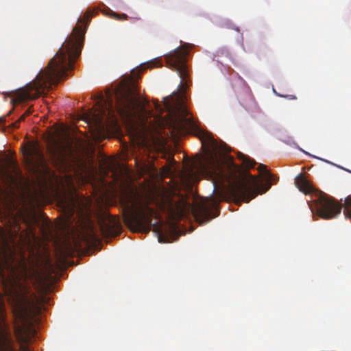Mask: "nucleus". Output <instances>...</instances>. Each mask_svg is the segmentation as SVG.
<instances>
[{
  "label": "nucleus",
  "instance_id": "9b49d317",
  "mask_svg": "<svg viewBox=\"0 0 351 351\" xmlns=\"http://www.w3.org/2000/svg\"><path fill=\"white\" fill-rule=\"evenodd\" d=\"M295 184L301 192L308 194L313 191V186L306 180L303 173H300L295 178Z\"/></svg>",
  "mask_w": 351,
  "mask_h": 351
},
{
  "label": "nucleus",
  "instance_id": "aec40b11",
  "mask_svg": "<svg viewBox=\"0 0 351 351\" xmlns=\"http://www.w3.org/2000/svg\"><path fill=\"white\" fill-rule=\"evenodd\" d=\"M289 97V99H296V97L294 96V95H289L288 96Z\"/></svg>",
  "mask_w": 351,
  "mask_h": 351
},
{
  "label": "nucleus",
  "instance_id": "423d86ee",
  "mask_svg": "<svg viewBox=\"0 0 351 351\" xmlns=\"http://www.w3.org/2000/svg\"><path fill=\"white\" fill-rule=\"evenodd\" d=\"M154 188L152 184L145 186L140 192H136L128 197L123 208L125 223L133 231L148 233L152 224L154 214Z\"/></svg>",
  "mask_w": 351,
  "mask_h": 351
},
{
  "label": "nucleus",
  "instance_id": "0eeeda50",
  "mask_svg": "<svg viewBox=\"0 0 351 351\" xmlns=\"http://www.w3.org/2000/svg\"><path fill=\"white\" fill-rule=\"evenodd\" d=\"M25 166L32 179L40 186L47 185L50 169L48 167L44 154L36 143H30L23 149Z\"/></svg>",
  "mask_w": 351,
  "mask_h": 351
},
{
  "label": "nucleus",
  "instance_id": "2eb2a0df",
  "mask_svg": "<svg viewBox=\"0 0 351 351\" xmlns=\"http://www.w3.org/2000/svg\"><path fill=\"white\" fill-rule=\"evenodd\" d=\"M109 16L111 18H113V19H114L116 20H119V21L127 20L128 18V16L125 14H117V13L113 12L112 10H110Z\"/></svg>",
  "mask_w": 351,
  "mask_h": 351
},
{
  "label": "nucleus",
  "instance_id": "39448f33",
  "mask_svg": "<svg viewBox=\"0 0 351 351\" xmlns=\"http://www.w3.org/2000/svg\"><path fill=\"white\" fill-rule=\"evenodd\" d=\"M27 274L21 276L13 274L9 280V287L5 289L9 300L12 302L16 323L14 324V335L20 343L21 351H31L27 345L30 340L32 328L27 318L26 303L29 297L34 299L36 295L31 293L30 287L27 284Z\"/></svg>",
  "mask_w": 351,
  "mask_h": 351
},
{
  "label": "nucleus",
  "instance_id": "f8f14e48",
  "mask_svg": "<svg viewBox=\"0 0 351 351\" xmlns=\"http://www.w3.org/2000/svg\"><path fill=\"white\" fill-rule=\"evenodd\" d=\"M343 208V214L346 218H348L351 220V195L346 197Z\"/></svg>",
  "mask_w": 351,
  "mask_h": 351
},
{
  "label": "nucleus",
  "instance_id": "7ed1b4c3",
  "mask_svg": "<svg viewBox=\"0 0 351 351\" xmlns=\"http://www.w3.org/2000/svg\"><path fill=\"white\" fill-rule=\"evenodd\" d=\"M93 12L86 11L84 18H80L70 36L62 44L44 70H40L35 80L25 88L19 89L12 99L14 106L27 100L35 99L56 86L72 69L84 45L86 23L90 21Z\"/></svg>",
  "mask_w": 351,
  "mask_h": 351
},
{
  "label": "nucleus",
  "instance_id": "20e7f679",
  "mask_svg": "<svg viewBox=\"0 0 351 351\" xmlns=\"http://www.w3.org/2000/svg\"><path fill=\"white\" fill-rule=\"evenodd\" d=\"M215 165L214 162L204 164L199 160V168L202 171L215 174L216 182L222 186L221 199L233 201L238 205H241L242 202L248 203L258 194L265 193L278 180L263 164H260L257 169L264 176L266 182L264 185L258 178L239 165L232 163L226 169L217 167V169H215Z\"/></svg>",
  "mask_w": 351,
  "mask_h": 351
},
{
  "label": "nucleus",
  "instance_id": "412c9836",
  "mask_svg": "<svg viewBox=\"0 0 351 351\" xmlns=\"http://www.w3.org/2000/svg\"><path fill=\"white\" fill-rule=\"evenodd\" d=\"M234 29H235L236 31H237V32H239V27H235V28H234Z\"/></svg>",
  "mask_w": 351,
  "mask_h": 351
},
{
  "label": "nucleus",
  "instance_id": "a211bd4d",
  "mask_svg": "<svg viewBox=\"0 0 351 351\" xmlns=\"http://www.w3.org/2000/svg\"><path fill=\"white\" fill-rule=\"evenodd\" d=\"M50 152H51V157L53 158V159L55 160L56 158H58L59 156H58V151L56 150V149H50Z\"/></svg>",
  "mask_w": 351,
  "mask_h": 351
},
{
  "label": "nucleus",
  "instance_id": "dca6fc26",
  "mask_svg": "<svg viewBox=\"0 0 351 351\" xmlns=\"http://www.w3.org/2000/svg\"><path fill=\"white\" fill-rule=\"evenodd\" d=\"M155 68L161 67L162 66V60L160 58H155Z\"/></svg>",
  "mask_w": 351,
  "mask_h": 351
},
{
  "label": "nucleus",
  "instance_id": "6e6552de",
  "mask_svg": "<svg viewBox=\"0 0 351 351\" xmlns=\"http://www.w3.org/2000/svg\"><path fill=\"white\" fill-rule=\"evenodd\" d=\"M0 175L3 187L0 186V196L8 197L23 176L16 160L7 155L0 158Z\"/></svg>",
  "mask_w": 351,
  "mask_h": 351
},
{
  "label": "nucleus",
  "instance_id": "f03ea898",
  "mask_svg": "<svg viewBox=\"0 0 351 351\" xmlns=\"http://www.w3.org/2000/svg\"><path fill=\"white\" fill-rule=\"evenodd\" d=\"M145 65L131 71L130 82L123 81L121 86L112 93L108 90L106 95L97 96V110L88 124H92L98 133L103 132L108 123L117 124L119 116L125 125L134 152H139L143 164L141 167L143 173H148L154 178L152 172L154 156V123L152 113L149 110V102L142 97L134 86L135 81L140 77Z\"/></svg>",
  "mask_w": 351,
  "mask_h": 351
},
{
  "label": "nucleus",
  "instance_id": "f3484780",
  "mask_svg": "<svg viewBox=\"0 0 351 351\" xmlns=\"http://www.w3.org/2000/svg\"><path fill=\"white\" fill-rule=\"evenodd\" d=\"M6 119L5 117H0V128L3 130H5L4 125L5 123Z\"/></svg>",
  "mask_w": 351,
  "mask_h": 351
},
{
  "label": "nucleus",
  "instance_id": "ddd939ff",
  "mask_svg": "<svg viewBox=\"0 0 351 351\" xmlns=\"http://www.w3.org/2000/svg\"><path fill=\"white\" fill-rule=\"evenodd\" d=\"M32 112L31 110V107L29 108L21 117L20 118L15 122L10 124L9 127L12 128V130L16 129L19 128V124L22 121H24L25 117L31 114Z\"/></svg>",
  "mask_w": 351,
  "mask_h": 351
},
{
  "label": "nucleus",
  "instance_id": "9d476101",
  "mask_svg": "<svg viewBox=\"0 0 351 351\" xmlns=\"http://www.w3.org/2000/svg\"><path fill=\"white\" fill-rule=\"evenodd\" d=\"M12 337L10 326L3 317H0V351H18Z\"/></svg>",
  "mask_w": 351,
  "mask_h": 351
},
{
  "label": "nucleus",
  "instance_id": "4be33fe9",
  "mask_svg": "<svg viewBox=\"0 0 351 351\" xmlns=\"http://www.w3.org/2000/svg\"><path fill=\"white\" fill-rule=\"evenodd\" d=\"M150 64H154L153 60H151Z\"/></svg>",
  "mask_w": 351,
  "mask_h": 351
},
{
  "label": "nucleus",
  "instance_id": "6ab92c4d",
  "mask_svg": "<svg viewBox=\"0 0 351 351\" xmlns=\"http://www.w3.org/2000/svg\"><path fill=\"white\" fill-rule=\"evenodd\" d=\"M90 238L92 240H97V238H96V235L95 234V233L93 232V230H91V232H90Z\"/></svg>",
  "mask_w": 351,
  "mask_h": 351
},
{
  "label": "nucleus",
  "instance_id": "f257e3e1",
  "mask_svg": "<svg viewBox=\"0 0 351 351\" xmlns=\"http://www.w3.org/2000/svg\"><path fill=\"white\" fill-rule=\"evenodd\" d=\"M186 92H173L164 98L162 105L155 99V162L158 158L165 160V164L158 172L155 165V236L159 243H170L178 237L176 221L185 217L191 210L200 225L216 217L213 208L216 203L202 202L191 206L183 197H176L171 186L160 183V178L173 174L176 163L169 140L178 138L191 132L200 139L208 154L218 152H228L224 143L219 145L212 134L201 129L188 110Z\"/></svg>",
  "mask_w": 351,
  "mask_h": 351
},
{
  "label": "nucleus",
  "instance_id": "1a4fd4ad",
  "mask_svg": "<svg viewBox=\"0 0 351 351\" xmlns=\"http://www.w3.org/2000/svg\"><path fill=\"white\" fill-rule=\"evenodd\" d=\"M314 201L316 204L317 215L322 219H330L341 213L342 205L325 193H320Z\"/></svg>",
  "mask_w": 351,
  "mask_h": 351
},
{
  "label": "nucleus",
  "instance_id": "4468645a",
  "mask_svg": "<svg viewBox=\"0 0 351 351\" xmlns=\"http://www.w3.org/2000/svg\"><path fill=\"white\" fill-rule=\"evenodd\" d=\"M240 158L243 161V165L246 169L254 168L256 165V162L254 160L250 159L249 157L241 154Z\"/></svg>",
  "mask_w": 351,
  "mask_h": 351
}]
</instances>
